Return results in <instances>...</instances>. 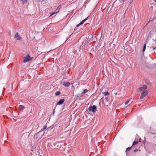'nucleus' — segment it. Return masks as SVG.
<instances>
[{
  "instance_id": "f257e3e1",
  "label": "nucleus",
  "mask_w": 156,
  "mask_h": 156,
  "mask_svg": "<svg viewBox=\"0 0 156 156\" xmlns=\"http://www.w3.org/2000/svg\"><path fill=\"white\" fill-rule=\"evenodd\" d=\"M33 58L30 57L29 55H28L27 57H24L23 60V62L26 63L30 61L33 59Z\"/></svg>"
},
{
  "instance_id": "f03ea898",
  "label": "nucleus",
  "mask_w": 156,
  "mask_h": 156,
  "mask_svg": "<svg viewBox=\"0 0 156 156\" xmlns=\"http://www.w3.org/2000/svg\"><path fill=\"white\" fill-rule=\"evenodd\" d=\"M148 92L147 90H144L143 91L141 94V96L140 98V99H142L145 97L148 94Z\"/></svg>"
},
{
  "instance_id": "7ed1b4c3",
  "label": "nucleus",
  "mask_w": 156,
  "mask_h": 156,
  "mask_svg": "<svg viewBox=\"0 0 156 156\" xmlns=\"http://www.w3.org/2000/svg\"><path fill=\"white\" fill-rule=\"evenodd\" d=\"M97 108L95 105H93L92 106L89 107L88 108L89 110L90 111H92L93 113L96 112Z\"/></svg>"
},
{
  "instance_id": "20e7f679",
  "label": "nucleus",
  "mask_w": 156,
  "mask_h": 156,
  "mask_svg": "<svg viewBox=\"0 0 156 156\" xmlns=\"http://www.w3.org/2000/svg\"><path fill=\"white\" fill-rule=\"evenodd\" d=\"M147 88V86L146 85H144L142 87H141L139 89H137V90L140 92L143 91V90L146 89Z\"/></svg>"
},
{
  "instance_id": "39448f33",
  "label": "nucleus",
  "mask_w": 156,
  "mask_h": 156,
  "mask_svg": "<svg viewBox=\"0 0 156 156\" xmlns=\"http://www.w3.org/2000/svg\"><path fill=\"white\" fill-rule=\"evenodd\" d=\"M88 17H87L84 20H83L82 22H80V23L79 24H77L75 28H77L79 26H80V25L83 24L84 23L85 21H86L87 19L88 18Z\"/></svg>"
},
{
  "instance_id": "423d86ee",
  "label": "nucleus",
  "mask_w": 156,
  "mask_h": 156,
  "mask_svg": "<svg viewBox=\"0 0 156 156\" xmlns=\"http://www.w3.org/2000/svg\"><path fill=\"white\" fill-rule=\"evenodd\" d=\"M14 38L18 40H20L22 39L21 37L19 35L18 33H16L14 36Z\"/></svg>"
},
{
  "instance_id": "0eeeda50",
  "label": "nucleus",
  "mask_w": 156,
  "mask_h": 156,
  "mask_svg": "<svg viewBox=\"0 0 156 156\" xmlns=\"http://www.w3.org/2000/svg\"><path fill=\"white\" fill-rule=\"evenodd\" d=\"M65 101L64 99H62L58 101L56 104V105H60L62 104Z\"/></svg>"
},
{
  "instance_id": "6e6552de",
  "label": "nucleus",
  "mask_w": 156,
  "mask_h": 156,
  "mask_svg": "<svg viewBox=\"0 0 156 156\" xmlns=\"http://www.w3.org/2000/svg\"><path fill=\"white\" fill-rule=\"evenodd\" d=\"M60 8L59 7H58L56 9V10L55 11V12H52V13H51L50 15V16H51L55 14H56V13H57L59 10H60Z\"/></svg>"
},
{
  "instance_id": "1a4fd4ad",
  "label": "nucleus",
  "mask_w": 156,
  "mask_h": 156,
  "mask_svg": "<svg viewBox=\"0 0 156 156\" xmlns=\"http://www.w3.org/2000/svg\"><path fill=\"white\" fill-rule=\"evenodd\" d=\"M70 83L69 82L62 83V85L66 87H68L69 86Z\"/></svg>"
},
{
  "instance_id": "9d476101",
  "label": "nucleus",
  "mask_w": 156,
  "mask_h": 156,
  "mask_svg": "<svg viewBox=\"0 0 156 156\" xmlns=\"http://www.w3.org/2000/svg\"><path fill=\"white\" fill-rule=\"evenodd\" d=\"M25 108V107L23 105H20L19 107V109L20 110H23Z\"/></svg>"
},
{
  "instance_id": "9b49d317",
  "label": "nucleus",
  "mask_w": 156,
  "mask_h": 156,
  "mask_svg": "<svg viewBox=\"0 0 156 156\" xmlns=\"http://www.w3.org/2000/svg\"><path fill=\"white\" fill-rule=\"evenodd\" d=\"M138 143V140H136V141H134L133 143V144L132 146V147L134 145H135L136 144H137Z\"/></svg>"
},
{
  "instance_id": "f8f14e48",
  "label": "nucleus",
  "mask_w": 156,
  "mask_h": 156,
  "mask_svg": "<svg viewBox=\"0 0 156 156\" xmlns=\"http://www.w3.org/2000/svg\"><path fill=\"white\" fill-rule=\"evenodd\" d=\"M103 94H104L105 96L109 95V94L108 92H105L103 93Z\"/></svg>"
},
{
  "instance_id": "ddd939ff",
  "label": "nucleus",
  "mask_w": 156,
  "mask_h": 156,
  "mask_svg": "<svg viewBox=\"0 0 156 156\" xmlns=\"http://www.w3.org/2000/svg\"><path fill=\"white\" fill-rule=\"evenodd\" d=\"M87 92H88L87 90L86 89H85L83 91V92L82 93V94H85Z\"/></svg>"
},
{
  "instance_id": "4468645a",
  "label": "nucleus",
  "mask_w": 156,
  "mask_h": 156,
  "mask_svg": "<svg viewBox=\"0 0 156 156\" xmlns=\"http://www.w3.org/2000/svg\"><path fill=\"white\" fill-rule=\"evenodd\" d=\"M61 94V92L60 91H57V92H56L55 93V95L56 96H58V95H59V94Z\"/></svg>"
},
{
  "instance_id": "2eb2a0df",
  "label": "nucleus",
  "mask_w": 156,
  "mask_h": 156,
  "mask_svg": "<svg viewBox=\"0 0 156 156\" xmlns=\"http://www.w3.org/2000/svg\"><path fill=\"white\" fill-rule=\"evenodd\" d=\"M104 100L105 101H104V102L105 103L107 102L108 101V98L107 97H105Z\"/></svg>"
},
{
  "instance_id": "dca6fc26",
  "label": "nucleus",
  "mask_w": 156,
  "mask_h": 156,
  "mask_svg": "<svg viewBox=\"0 0 156 156\" xmlns=\"http://www.w3.org/2000/svg\"><path fill=\"white\" fill-rule=\"evenodd\" d=\"M132 147L131 146L130 147H128L126 149V151H129L130 149Z\"/></svg>"
},
{
  "instance_id": "f3484780",
  "label": "nucleus",
  "mask_w": 156,
  "mask_h": 156,
  "mask_svg": "<svg viewBox=\"0 0 156 156\" xmlns=\"http://www.w3.org/2000/svg\"><path fill=\"white\" fill-rule=\"evenodd\" d=\"M146 44H145L144 46L143 49V52H144L145 51V49H146Z\"/></svg>"
},
{
  "instance_id": "a211bd4d",
  "label": "nucleus",
  "mask_w": 156,
  "mask_h": 156,
  "mask_svg": "<svg viewBox=\"0 0 156 156\" xmlns=\"http://www.w3.org/2000/svg\"><path fill=\"white\" fill-rule=\"evenodd\" d=\"M129 100H127L126 101L125 103V105H127V104H128L129 103Z\"/></svg>"
},
{
  "instance_id": "6ab92c4d",
  "label": "nucleus",
  "mask_w": 156,
  "mask_h": 156,
  "mask_svg": "<svg viewBox=\"0 0 156 156\" xmlns=\"http://www.w3.org/2000/svg\"><path fill=\"white\" fill-rule=\"evenodd\" d=\"M24 3H26L27 2V0H22Z\"/></svg>"
},
{
  "instance_id": "aec40b11",
  "label": "nucleus",
  "mask_w": 156,
  "mask_h": 156,
  "mask_svg": "<svg viewBox=\"0 0 156 156\" xmlns=\"http://www.w3.org/2000/svg\"><path fill=\"white\" fill-rule=\"evenodd\" d=\"M138 151V149H135L134 151V152H136Z\"/></svg>"
},
{
  "instance_id": "412c9836",
  "label": "nucleus",
  "mask_w": 156,
  "mask_h": 156,
  "mask_svg": "<svg viewBox=\"0 0 156 156\" xmlns=\"http://www.w3.org/2000/svg\"><path fill=\"white\" fill-rule=\"evenodd\" d=\"M152 48H153V50H154L156 49V47H152Z\"/></svg>"
},
{
  "instance_id": "4be33fe9",
  "label": "nucleus",
  "mask_w": 156,
  "mask_h": 156,
  "mask_svg": "<svg viewBox=\"0 0 156 156\" xmlns=\"http://www.w3.org/2000/svg\"><path fill=\"white\" fill-rule=\"evenodd\" d=\"M47 127V126L46 125L45 126H44L43 128V129H45Z\"/></svg>"
},
{
  "instance_id": "5701e85b",
  "label": "nucleus",
  "mask_w": 156,
  "mask_h": 156,
  "mask_svg": "<svg viewBox=\"0 0 156 156\" xmlns=\"http://www.w3.org/2000/svg\"><path fill=\"white\" fill-rule=\"evenodd\" d=\"M115 95H117V93H115Z\"/></svg>"
},
{
  "instance_id": "b1692460",
  "label": "nucleus",
  "mask_w": 156,
  "mask_h": 156,
  "mask_svg": "<svg viewBox=\"0 0 156 156\" xmlns=\"http://www.w3.org/2000/svg\"><path fill=\"white\" fill-rule=\"evenodd\" d=\"M120 0L121 1H122L123 2H124V0Z\"/></svg>"
},
{
  "instance_id": "393cba45",
  "label": "nucleus",
  "mask_w": 156,
  "mask_h": 156,
  "mask_svg": "<svg viewBox=\"0 0 156 156\" xmlns=\"http://www.w3.org/2000/svg\"><path fill=\"white\" fill-rule=\"evenodd\" d=\"M154 1L155 2H156V0H154Z\"/></svg>"
},
{
  "instance_id": "a878e982",
  "label": "nucleus",
  "mask_w": 156,
  "mask_h": 156,
  "mask_svg": "<svg viewBox=\"0 0 156 156\" xmlns=\"http://www.w3.org/2000/svg\"><path fill=\"white\" fill-rule=\"evenodd\" d=\"M72 87H73V84H72Z\"/></svg>"
}]
</instances>
